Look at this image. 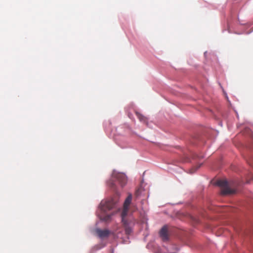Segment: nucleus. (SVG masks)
<instances>
[{
  "instance_id": "obj_8",
  "label": "nucleus",
  "mask_w": 253,
  "mask_h": 253,
  "mask_svg": "<svg viewBox=\"0 0 253 253\" xmlns=\"http://www.w3.org/2000/svg\"><path fill=\"white\" fill-rule=\"evenodd\" d=\"M111 216V215L110 214H107L104 216H101L100 219L105 221H108L110 220Z\"/></svg>"
},
{
  "instance_id": "obj_2",
  "label": "nucleus",
  "mask_w": 253,
  "mask_h": 253,
  "mask_svg": "<svg viewBox=\"0 0 253 253\" xmlns=\"http://www.w3.org/2000/svg\"><path fill=\"white\" fill-rule=\"evenodd\" d=\"M216 184L221 188V194L225 195L235 193V191L230 188L228 182L225 180H219Z\"/></svg>"
},
{
  "instance_id": "obj_9",
  "label": "nucleus",
  "mask_w": 253,
  "mask_h": 253,
  "mask_svg": "<svg viewBox=\"0 0 253 253\" xmlns=\"http://www.w3.org/2000/svg\"><path fill=\"white\" fill-rule=\"evenodd\" d=\"M136 116L140 121L145 122L146 121L145 118L141 114L136 113Z\"/></svg>"
},
{
  "instance_id": "obj_6",
  "label": "nucleus",
  "mask_w": 253,
  "mask_h": 253,
  "mask_svg": "<svg viewBox=\"0 0 253 253\" xmlns=\"http://www.w3.org/2000/svg\"><path fill=\"white\" fill-rule=\"evenodd\" d=\"M95 232L97 236L101 239L108 237L111 234V231L108 229H96Z\"/></svg>"
},
{
  "instance_id": "obj_4",
  "label": "nucleus",
  "mask_w": 253,
  "mask_h": 253,
  "mask_svg": "<svg viewBox=\"0 0 253 253\" xmlns=\"http://www.w3.org/2000/svg\"><path fill=\"white\" fill-rule=\"evenodd\" d=\"M131 200L132 195L131 194H129L124 202V208L121 214L122 216H126V215H127L128 211V208L131 203Z\"/></svg>"
},
{
  "instance_id": "obj_11",
  "label": "nucleus",
  "mask_w": 253,
  "mask_h": 253,
  "mask_svg": "<svg viewBox=\"0 0 253 253\" xmlns=\"http://www.w3.org/2000/svg\"><path fill=\"white\" fill-rule=\"evenodd\" d=\"M141 192V189L140 188H138L135 191V196L137 197L139 196L140 195Z\"/></svg>"
},
{
  "instance_id": "obj_13",
  "label": "nucleus",
  "mask_w": 253,
  "mask_h": 253,
  "mask_svg": "<svg viewBox=\"0 0 253 253\" xmlns=\"http://www.w3.org/2000/svg\"><path fill=\"white\" fill-rule=\"evenodd\" d=\"M194 172V171H192L191 172V173H193V172Z\"/></svg>"
},
{
  "instance_id": "obj_12",
  "label": "nucleus",
  "mask_w": 253,
  "mask_h": 253,
  "mask_svg": "<svg viewBox=\"0 0 253 253\" xmlns=\"http://www.w3.org/2000/svg\"><path fill=\"white\" fill-rule=\"evenodd\" d=\"M202 165V164H200L199 165H198L197 167H196V169H198V168H199Z\"/></svg>"
},
{
  "instance_id": "obj_5",
  "label": "nucleus",
  "mask_w": 253,
  "mask_h": 253,
  "mask_svg": "<svg viewBox=\"0 0 253 253\" xmlns=\"http://www.w3.org/2000/svg\"><path fill=\"white\" fill-rule=\"evenodd\" d=\"M126 216H122V220L123 223L126 234L130 235L132 232L131 225L130 223L125 219Z\"/></svg>"
},
{
  "instance_id": "obj_10",
  "label": "nucleus",
  "mask_w": 253,
  "mask_h": 253,
  "mask_svg": "<svg viewBox=\"0 0 253 253\" xmlns=\"http://www.w3.org/2000/svg\"><path fill=\"white\" fill-rule=\"evenodd\" d=\"M108 185L109 186L112 188V189H114V190H116V184L113 181H110L109 183H108Z\"/></svg>"
},
{
  "instance_id": "obj_3",
  "label": "nucleus",
  "mask_w": 253,
  "mask_h": 253,
  "mask_svg": "<svg viewBox=\"0 0 253 253\" xmlns=\"http://www.w3.org/2000/svg\"><path fill=\"white\" fill-rule=\"evenodd\" d=\"M113 177L118 181L122 187H123L126 183L127 179L124 173L114 172Z\"/></svg>"
},
{
  "instance_id": "obj_1",
  "label": "nucleus",
  "mask_w": 253,
  "mask_h": 253,
  "mask_svg": "<svg viewBox=\"0 0 253 253\" xmlns=\"http://www.w3.org/2000/svg\"><path fill=\"white\" fill-rule=\"evenodd\" d=\"M118 199L117 198H112L105 202H101L100 209L102 212L105 213L108 211L115 209L119 210L118 208Z\"/></svg>"
},
{
  "instance_id": "obj_7",
  "label": "nucleus",
  "mask_w": 253,
  "mask_h": 253,
  "mask_svg": "<svg viewBox=\"0 0 253 253\" xmlns=\"http://www.w3.org/2000/svg\"><path fill=\"white\" fill-rule=\"evenodd\" d=\"M168 232V226L166 225L163 226L160 231V236L164 241H168L169 239V235Z\"/></svg>"
}]
</instances>
